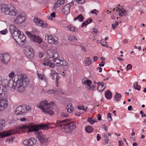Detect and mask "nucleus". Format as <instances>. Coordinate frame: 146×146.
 I'll list each match as a JSON object with an SVG mask.
<instances>
[{
    "mask_svg": "<svg viewBox=\"0 0 146 146\" xmlns=\"http://www.w3.org/2000/svg\"><path fill=\"white\" fill-rule=\"evenodd\" d=\"M27 78V76L26 74H21L18 76L17 80L16 82L12 79H11L9 81L7 79H5L3 82H7L5 83L6 85L9 84L13 89L17 88V91L21 92L24 91L25 89L28 81Z\"/></svg>",
    "mask_w": 146,
    "mask_h": 146,
    "instance_id": "f257e3e1",
    "label": "nucleus"
},
{
    "mask_svg": "<svg viewBox=\"0 0 146 146\" xmlns=\"http://www.w3.org/2000/svg\"><path fill=\"white\" fill-rule=\"evenodd\" d=\"M52 125H53V123H50L46 124H42L39 125L30 124L29 125H24L21 126H18L17 127L19 133L20 132L25 133L26 132L28 133L30 132H39V130L41 129L44 130H47L49 126Z\"/></svg>",
    "mask_w": 146,
    "mask_h": 146,
    "instance_id": "f03ea898",
    "label": "nucleus"
},
{
    "mask_svg": "<svg viewBox=\"0 0 146 146\" xmlns=\"http://www.w3.org/2000/svg\"><path fill=\"white\" fill-rule=\"evenodd\" d=\"M60 127L62 131L66 132H71L72 130L76 127L75 123L72 122L67 119L61 121H58L56 123V127Z\"/></svg>",
    "mask_w": 146,
    "mask_h": 146,
    "instance_id": "7ed1b4c3",
    "label": "nucleus"
},
{
    "mask_svg": "<svg viewBox=\"0 0 146 146\" xmlns=\"http://www.w3.org/2000/svg\"><path fill=\"white\" fill-rule=\"evenodd\" d=\"M51 104L52 106L46 101H42L38 104L37 106L40 108L43 112L51 115H53L54 113L52 110V106L55 105V103L52 102Z\"/></svg>",
    "mask_w": 146,
    "mask_h": 146,
    "instance_id": "20e7f679",
    "label": "nucleus"
},
{
    "mask_svg": "<svg viewBox=\"0 0 146 146\" xmlns=\"http://www.w3.org/2000/svg\"><path fill=\"white\" fill-rule=\"evenodd\" d=\"M1 11L6 15L12 16H16L17 13L16 9L14 6L7 5L2 6Z\"/></svg>",
    "mask_w": 146,
    "mask_h": 146,
    "instance_id": "39448f33",
    "label": "nucleus"
},
{
    "mask_svg": "<svg viewBox=\"0 0 146 146\" xmlns=\"http://www.w3.org/2000/svg\"><path fill=\"white\" fill-rule=\"evenodd\" d=\"M35 134L42 146L46 145L49 143L48 138L46 136L42 134L40 132H35Z\"/></svg>",
    "mask_w": 146,
    "mask_h": 146,
    "instance_id": "423d86ee",
    "label": "nucleus"
},
{
    "mask_svg": "<svg viewBox=\"0 0 146 146\" xmlns=\"http://www.w3.org/2000/svg\"><path fill=\"white\" fill-rule=\"evenodd\" d=\"M82 84L89 90H93L95 89L96 86L95 82L93 83L90 80L84 79L82 80Z\"/></svg>",
    "mask_w": 146,
    "mask_h": 146,
    "instance_id": "0eeeda50",
    "label": "nucleus"
},
{
    "mask_svg": "<svg viewBox=\"0 0 146 146\" xmlns=\"http://www.w3.org/2000/svg\"><path fill=\"white\" fill-rule=\"evenodd\" d=\"M26 19L25 13H22L18 15L16 18L13 20V22L16 24H21L25 21Z\"/></svg>",
    "mask_w": 146,
    "mask_h": 146,
    "instance_id": "6e6552de",
    "label": "nucleus"
},
{
    "mask_svg": "<svg viewBox=\"0 0 146 146\" xmlns=\"http://www.w3.org/2000/svg\"><path fill=\"white\" fill-rule=\"evenodd\" d=\"M46 53L47 57L49 59H52L53 61L58 57V54L55 49H49L47 51Z\"/></svg>",
    "mask_w": 146,
    "mask_h": 146,
    "instance_id": "1a4fd4ad",
    "label": "nucleus"
},
{
    "mask_svg": "<svg viewBox=\"0 0 146 146\" xmlns=\"http://www.w3.org/2000/svg\"><path fill=\"white\" fill-rule=\"evenodd\" d=\"M18 133H19V132L18 130L17 131V128L16 127L13 129L4 131L0 133V138Z\"/></svg>",
    "mask_w": 146,
    "mask_h": 146,
    "instance_id": "9d476101",
    "label": "nucleus"
},
{
    "mask_svg": "<svg viewBox=\"0 0 146 146\" xmlns=\"http://www.w3.org/2000/svg\"><path fill=\"white\" fill-rule=\"evenodd\" d=\"M45 39L47 40V42L49 44H56L58 43V38L56 36H53L47 34L45 35Z\"/></svg>",
    "mask_w": 146,
    "mask_h": 146,
    "instance_id": "9b49d317",
    "label": "nucleus"
},
{
    "mask_svg": "<svg viewBox=\"0 0 146 146\" xmlns=\"http://www.w3.org/2000/svg\"><path fill=\"white\" fill-rule=\"evenodd\" d=\"M8 104L7 99L5 97L0 99V111H2L7 107Z\"/></svg>",
    "mask_w": 146,
    "mask_h": 146,
    "instance_id": "f8f14e48",
    "label": "nucleus"
},
{
    "mask_svg": "<svg viewBox=\"0 0 146 146\" xmlns=\"http://www.w3.org/2000/svg\"><path fill=\"white\" fill-rule=\"evenodd\" d=\"M11 58L10 56L8 54L0 55V59L2 62L7 64Z\"/></svg>",
    "mask_w": 146,
    "mask_h": 146,
    "instance_id": "ddd939ff",
    "label": "nucleus"
},
{
    "mask_svg": "<svg viewBox=\"0 0 146 146\" xmlns=\"http://www.w3.org/2000/svg\"><path fill=\"white\" fill-rule=\"evenodd\" d=\"M26 56L31 59L34 56V52L33 49L30 47L27 48L25 52Z\"/></svg>",
    "mask_w": 146,
    "mask_h": 146,
    "instance_id": "4468645a",
    "label": "nucleus"
},
{
    "mask_svg": "<svg viewBox=\"0 0 146 146\" xmlns=\"http://www.w3.org/2000/svg\"><path fill=\"white\" fill-rule=\"evenodd\" d=\"M31 40L34 42L38 44L41 43L43 41L42 39L39 36L35 35L31 36Z\"/></svg>",
    "mask_w": 146,
    "mask_h": 146,
    "instance_id": "2eb2a0df",
    "label": "nucleus"
},
{
    "mask_svg": "<svg viewBox=\"0 0 146 146\" xmlns=\"http://www.w3.org/2000/svg\"><path fill=\"white\" fill-rule=\"evenodd\" d=\"M72 5V3L67 4L65 5L62 9L63 13L65 15H67L70 13V9L71 6Z\"/></svg>",
    "mask_w": 146,
    "mask_h": 146,
    "instance_id": "dca6fc26",
    "label": "nucleus"
},
{
    "mask_svg": "<svg viewBox=\"0 0 146 146\" xmlns=\"http://www.w3.org/2000/svg\"><path fill=\"white\" fill-rule=\"evenodd\" d=\"M115 10L116 12L119 13V15L121 16H122L123 15H125L127 14V12L123 9H120L119 8H116V9L114 8L113 9V11H114Z\"/></svg>",
    "mask_w": 146,
    "mask_h": 146,
    "instance_id": "f3484780",
    "label": "nucleus"
},
{
    "mask_svg": "<svg viewBox=\"0 0 146 146\" xmlns=\"http://www.w3.org/2000/svg\"><path fill=\"white\" fill-rule=\"evenodd\" d=\"M23 106H21L17 107L15 111V113L17 115L25 113Z\"/></svg>",
    "mask_w": 146,
    "mask_h": 146,
    "instance_id": "a211bd4d",
    "label": "nucleus"
},
{
    "mask_svg": "<svg viewBox=\"0 0 146 146\" xmlns=\"http://www.w3.org/2000/svg\"><path fill=\"white\" fill-rule=\"evenodd\" d=\"M66 2V0H58L54 3V9H56L60 6Z\"/></svg>",
    "mask_w": 146,
    "mask_h": 146,
    "instance_id": "6ab92c4d",
    "label": "nucleus"
},
{
    "mask_svg": "<svg viewBox=\"0 0 146 146\" xmlns=\"http://www.w3.org/2000/svg\"><path fill=\"white\" fill-rule=\"evenodd\" d=\"M59 61V62H57L56 64H59V65L61 66H66L67 64V62H66V61L62 60L60 58H58V57L56 59H55V60H54V61Z\"/></svg>",
    "mask_w": 146,
    "mask_h": 146,
    "instance_id": "aec40b11",
    "label": "nucleus"
},
{
    "mask_svg": "<svg viewBox=\"0 0 146 146\" xmlns=\"http://www.w3.org/2000/svg\"><path fill=\"white\" fill-rule=\"evenodd\" d=\"M52 60H50L48 59H46L43 61L44 65H48L51 68H54L55 67V64L51 62Z\"/></svg>",
    "mask_w": 146,
    "mask_h": 146,
    "instance_id": "412c9836",
    "label": "nucleus"
},
{
    "mask_svg": "<svg viewBox=\"0 0 146 146\" xmlns=\"http://www.w3.org/2000/svg\"><path fill=\"white\" fill-rule=\"evenodd\" d=\"M97 90L99 92L102 91L105 88V85L104 84L101 82L97 83Z\"/></svg>",
    "mask_w": 146,
    "mask_h": 146,
    "instance_id": "4be33fe9",
    "label": "nucleus"
},
{
    "mask_svg": "<svg viewBox=\"0 0 146 146\" xmlns=\"http://www.w3.org/2000/svg\"><path fill=\"white\" fill-rule=\"evenodd\" d=\"M19 38L20 40L19 39H17V40L16 41V42L17 43L19 42L22 43L24 42L26 39L25 36L23 33H21H21L19 34Z\"/></svg>",
    "mask_w": 146,
    "mask_h": 146,
    "instance_id": "5701e85b",
    "label": "nucleus"
},
{
    "mask_svg": "<svg viewBox=\"0 0 146 146\" xmlns=\"http://www.w3.org/2000/svg\"><path fill=\"white\" fill-rule=\"evenodd\" d=\"M57 73L54 70H52L50 74V77L51 78H53L52 75H54L56 76V80H55V84L56 86L57 87H58V80L59 78V77L57 76Z\"/></svg>",
    "mask_w": 146,
    "mask_h": 146,
    "instance_id": "b1692460",
    "label": "nucleus"
},
{
    "mask_svg": "<svg viewBox=\"0 0 146 146\" xmlns=\"http://www.w3.org/2000/svg\"><path fill=\"white\" fill-rule=\"evenodd\" d=\"M21 33V31L18 29L17 30V31L15 32L14 33L11 34L12 36L15 40L16 41L17 40V39H19V34Z\"/></svg>",
    "mask_w": 146,
    "mask_h": 146,
    "instance_id": "393cba45",
    "label": "nucleus"
},
{
    "mask_svg": "<svg viewBox=\"0 0 146 146\" xmlns=\"http://www.w3.org/2000/svg\"><path fill=\"white\" fill-rule=\"evenodd\" d=\"M66 28L70 31L72 32H77L78 29L71 25H70L66 26Z\"/></svg>",
    "mask_w": 146,
    "mask_h": 146,
    "instance_id": "a878e982",
    "label": "nucleus"
},
{
    "mask_svg": "<svg viewBox=\"0 0 146 146\" xmlns=\"http://www.w3.org/2000/svg\"><path fill=\"white\" fill-rule=\"evenodd\" d=\"M37 25L42 27H46L47 25L45 21L41 19H39L38 21Z\"/></svg>",
    "mask_w": 146,
    "mask_h": 146,
    "instance_id": "bb28decb",
    "label": "nucleus"
},
{
    "mask_svg": "<svg viewBox=\"0 0 146 146\" xmlns=\"http://www.w3.org/2000/svg\"><path fill=\"white\" fill-rule=\"evenodd\" d=\"M84 63L86 66H89L91 63V61L90 57H86L84 61Z\"/></svg>",
    "mask_w": 146,
    "mask_h": 146,
    "instance_id": "cd10ccee",
    "label": "nucleus"
},
{
    "mask_svg": "<svg viewBox=\"0 0 146 146\" xmlns=\"http://www.w3.org/2000/svg\"><path fill=\"white\" fill-rule=\"evenodd\" d=\"M29 146H33L36 143V140L35 138L32 137L29 139Z\"/></svg>",
    "mask_w": 146,
    "mask_h": 146,
    "instance_id": "c85d7f7f",
    "label": "nucleus"
},
{
    "mask_svg": "<svg viewBox=\"0 0 146 146\" xmlns=\"http://www.w3.org/2000/svg\"><path fill=\"white\" fill-rule=\"evenodd\" d=\"M15 25L13 24L10 25L9 30L11 34L14 33L15 32L17 31V30Z\"/></svg>",
    "mask_w": 146,
    "mask_h": 146,
    "instance_id": "c756f323",
    "label": "nucleus"
},
{
    "mask_svg": "<svg viewBox=\"0 0 146 146\" xmlns=\"http://www.w3.org/2000/svg\"><path fill=\"white\" fill-rule=\"evenodd\" d=\"M66 108L68 112L69 113L72 112L74 110L71 103L68 104L66 106Z\"/></svg>",
    "mask_w": 146,
    "mask_h": 146,
    "instance_id": "7c9ffc66",
    "label": "nucleus"
},
{
    "mask_svg": "<svg viewBox=\"0 0 146 146\" xmlns=\"http://www.w3.org/2000/svg\"><path fill=\"white\" fill-rule=\"evenodd\" d=\"M105 97L108 100L111 99L112 96V94L109 90H108L105 93Z\"/></svg>",
    "mask_w": 146,
    "mask_h": 146,
    "instance_id": "2f4dec72",
    "label": "nucleus"
},
{
    "mask_svg": "<svg viewBox=\"0 0 146 146\" xmlns=\"http://www.w3.org/2000/svg\"><path fill=\"white\" fill-rule=\"evenodd\" d=\"M85 131L88 133H91L93 130V129L92 127L90 126H86L85 127Z\"/></svg>",
    "mask_w": 146,
    "mask_h": 146,
    "instance_id": "473e14b6",
    "label": "nucleus"
},
{
    "mask_svg": "<svg viewBox=\"0 0 146 146\" xmlns=\"http://www.w3.org/2000/svg\"><path fill=\"white\" fill-rule=\"evenodd\" d=\"M5 125V121L4 120L1 119L0 120V131L3 130Z\"/></svg>",
    "mask_w": 146,
    "mask_h": 146,
    "instance_id": "72a5a7b5",
    "label": "nucleus"
},
{
    "mask_svg": "<svg viewBox=\"0 0 146 146\" xmlns=\"http://www.w3.org/2000/svg\"><path fill=\"white\" fill-rule=\"evenodd\" d=\"M121 98V95L120 94L116 93L114 96V99L115 101H119Z\"/></svg>",
    "mask_w": 146,
    "mask_h": 146,
    "instance_id": "f704fd0d",
    "label": "nucleus"
},
{
    "mask_svg": "<svg viewBox=\"0 0 146 146\" xmlns=\"http://www.w3.org/2000/svg\"><path fill=\"white\" fill-rule=\"evenodd\" d=\"M84 19V17L82 16V15L80 14L76 17H75L74 19V21H75L78 20L79 21L82 22L83 21Z\"/></svg>",
    "mask_w": 146,
    "mask_h": 146,
    "instance_id": "c9c22d12",
    "label": "nucleus"
},
{
    "mask_svg": "<svg viewBox=\"0 0 146 146\" xmlns=\"http://www.w3.org/2000/svg\"><path fill=\"white\" fill-rule=\"evenodd\" d=\"M68 39L70 41H73L74 40H77V38L76 37V36L73 35H71L68 36Z\"/></svg>",
    "mask_w": 146,
    "mask_h": 146,
    "instance_id": "e433bc0d",
    "label": "nucleus"
},
{
    "mask_svg": "<svg viewBox=\"0 0 146 146\" xmlns=\"http://www.w3.org/2000/svg\"><path fill=\"white\" fill-rule=\"evenodd\" d=\"M87 121L89 122L91 124H93L94 123L97 122V120L93 119L91 118H90L88 119Z\"/></svg>",
    "mask_w": 146,
    "mask_h": 146,
    "instance_id": "4c0bfd02",
    "label": "nucleus"
},
{
    "mask_svg": "<svg viewBox=\"0 0 146 146\" xmlns=\"http://www.w3.org/2000/svg\"><path fill=\"white\" fill-rule=\"evenodd\" d=\"M133 86L134 88L135 89L138 90H139L140 89V86L138 85L137 82H135L133 84Z\"/></svg>",
    "mask_w": 146,
    "mask_h": 146,
    "instance_id": "58836bf2",
    "label": "nucleus"
},
{
    "mask_svg": "<svg viewBox=\"0 0 146 146\" xmlns=\"http://www.w3.org/2000/svg\"><path fill=\"white\" fill-rule=\"evenodd\" d=\"M24 109L25 111V113L27 112V111H29L31 110V108L29 106L27 105H23V106Z\"/></svg>",
    "mask_w": 146,
    "mask_h": 146,
    "instance_id": "ea45409f",
    "label": "nucleus"
},
{
    "mask_svg": "<svg viewBox=\"0 0 146 146\" xmlns=\"http://www.w3.org/2000/svg\"><path fill=\"white\" fill-rule=\"evenodd\" d=\"M37 75L38 77L41 80H43L46 82V78L44 76L40 74H39V73H37Z\"/></svg>",
    "mask_w": 146,
    "mask_h": 146,
    "instance_id": "a19ab883",
    "label": "nucleus"
},
{
    "mask_svg": "<svg viewBox=\"0 0 146 146\" xmlns=\"http://www.w3.org/2000/svg\"><path fill=\"white\" fill-rule=\"evenodd\" d=\"M55 17V13L54 12H53L51 14L50 16H48V18L50 20H53V18H54Z\"/></svg>",
    "mask_w": 146,
    "mask_h": 146,
    "instance_id": "79ce46f5",
    "label": "nucleus"
},
{
    "mask_svg": "<svg viewBox=\"0 0 146 146\" xmlns=\"http://www.w3.org/2000/svg\"><path fill=\"white\" fill-rule=\"evenodd\" d=\"M68 116V113L65 112L63 111L61 113V117H66Z\"/></svg>",
    "mask_w": 146,
    "mask_h": 146,
    "instance_id": "37998d69",
    "label": "nucleus"
},
{
    "mask_svg": "<svg viewBox=\"0 0 146 146\" xmlns=\"http://www.w3.org/2000/svg\"><path fill=\"white\" fill-rule=\"evenodd\" d=\"M90 13L92 14H95L96 15H97L99 13V11L98 10H96V9H94L92 10L91 11Z\"/></svg>",
    "mask_w": 146,
    "mask_h": 146,
    "instance_id": "c03bdc74",
    "label": "nucleus"
},
{
    "mask_svg": "<svg viewBox=\"0 0 146 146\" xmlns=\"http://www.w3.org/2000/svg\"><path fill=\"white\" fill-rule=\"evenodd\" d=\"M107 117L108 120L110 122L112 121V119L111 117V114L110 113H108L107 114Z\"/></svg>",
    "mask_w": 146,
    "mask_h": 146,
    "instance_id": "a18cd8bd",
    "label": "nucleus"
},
{
    "mask_svg": "<svg viewBox=\"0 0 146 146\" xmlns=\"http://www.w3.org/2000/svg\"><path fill=\"white\" fill-rule=\"evenodd\" d=\"M56 90L54 89H50L48 90V93L50 94H53L56 92Z\"/></svg>",
    "mask_w": 146,
    "mask_h": 146,
    "instance_id": "49530a36",
    "label": "nucleus"
},
{
    "mask_svg": "<svg viewBox=\"0 0 146 146\" xmlns=\"http://www.w3.org/2000/svg\"><path fill=\"white\" fill-rule=\"evenodd\" d=\"M8 32L7 29H5V30L0 31V34L2 35H4L7 33Z\"/></svg>",
    "mask_w": 146,
    "mask_h": 146,
    "instance_id": "de8ad7c7",
    "label": "nucleus"
},
{
    "mask_svg": "<svg viewBox=\"0 0 146 146\" xmlns=\"http://www.w3.org/2000/svg\"><path fill=\"white\" fill-rule=\"evenodd\" d=\"M15 75V73L13 71L11 72L9 75V78H12Z\"/></svg>",
    "mask_w": 146,
    "mask_h": 146,
    "instance_id": "09e8293b",
    "label": "nucleus"
},
{
    "mask_svg": "<svg viewBox=\"0 0 146 146\" xmlns=\"http://www.w3.org/2000/svg\"><path fill=\"white\" fill-rule=\"evenodd\" d=\"M77 108L78 109L81 110H84L85 111H86V108H86V109L84 108V106H78L77 107Z\"/></svg>",
    "mask_w": 146,
    "mask_h": 146,
    "instance_id": "8fccbe9b",
    "label": "nucleus"
},
{
    "mask_svg": "<svg viewBox=\"0 0 146 146\" xmlns=\"http://www.w3.org/2000/svg\"><path fill=\"white\" fill-rule=\"evenodd\" d=\"M118 24V23L117 21H115L114 24H112V25L113 29H115V27L117 26Z\"/></svg>",
    "mask_w": 146,
    "mask_h": 146,
    "instance_id": "3c124183",
    "label": "nucleus"
},
{
    "mask_svg": "<svg viewBox=\"0 0 146 146\" xmlns=\"http://www.w3.org/2000/svg\"><path fill=\"white\" fill-rule=\"evenodd\" d=\"M23 144L29 146V140H25L23 141Z\"/></svg>",
    "mask_w": 146,
    "mask_h": 146,
    "instance_id": "603ef678",
    "label": "nucleus"
},
{
    "mask_svg": "<svg viewBox=\"0 0 146 146\" xmlns=\"http://www.w3.org/2000/svg\"><path fill=\"white\" fill-rule=\"evenodd\" d=\"M107 42L106 41L105 42V43H104L102 42V40H101L100 41V43L102 44V45L103 46H104V47H107L108 46V44H107Z\"/></svg>",
    "mask_w": 146,
    "mask_h": 146,
    "instance_id": "864d4df0",
    "label": "nucleus"
},
{
    "mask_svg": "<svg viewBox=\"0 0 146 146\" xmlns=\"http://www.w3.org/2000/svg\"><path fill=\"white\" fill-rule=\"evenodd\" d=\"M13 137H12L10 139H7L6 140V142H8L9 143H11L13 142Z\"/></svg>",
    "mask_w": 146,
    "mask_h": 146,
    "instance_id": "5fc2aeb1",
    "label": "nucleus"
},
{
    "mask_svg": "<svg viewBox=\"0 0 146 146\" xmlns=\"http://www.w3.org/2000/svg\"><path fill=\"white\" fill-rule=\"evenodd\" d=\"M104 137L105 141L107 143H108V141H109V140L107 136L106 135H105Z\"/></svg>",
    "mask_w": 146,
    "mask_h": 146,
    "instance_id": "6e6d98bb",
    "label": "nucleus"
},
{
    "mask_svg": "<svg viewBox=\"0 0 146 146\" xmlns=\"http://www.w3.org/2000/svg\"><path fill=\"white\" fill-rule=\"evenodd\" d=\"M39 19L37 17H35L33 19V21L36 25L37 24V23H38V22Z\"/></svg>",
    "mask_w": 146,
    "mask_h": 146,
    "instance_id": "4d7b16f0",
    "label": "nucleus"
},
{
    "mask_svg": "<svg viewBox=\"0 0 146 146\" xmlns=\"http://www.w3.org/2000/svg\"><path fill=\"white\" fill-rule=\"evenodd\" d=\"M132 68V66L131 64H128L127 66V71H128V70L131 69Z\"/></svg>",
    "mask_w": 146,
    "mask_h": 146,
    "instance_id": "13d9d810",
    "label": "nucleus"
},
{
    "mask_svg": "<svg viewBox=\"0 0 146 146\" xmlns=\"http://www.w3.org/2000/svg\"><path fill=\"white\" fill-rule=\"evenodd\" d=\"M98 31L97 29L96 28H94L93 29V33L94 34H96L98 33Z\"/></svg>",
    "mask_w": 146,
    "mask_h": 146,
    "instance_id": "bf43d9fd",
    "label": "nucleus"
},
{
    "mask_svg": "<svg viewBox=\"0 0 146 146\" xmlns=\"http://www.w3.org/2000/svg\"><path fill=\"white\" fill-rule=\"evenodd\" d=\"M88 24V22H86V21L85 22H84L81 25V27L82 28H83L84 26H85L86 25Z\"/></svg>",
    "mask_w": 146,
    "mask_h": 146,
    "instance_id": "052dcab7",
    "label": "nucleus"
},
{
    "mask_svg": "<svg viewBox=\"0 0 146 146\" xmlns=\"http://www.w3.org/2000/svg\"><path fill=\"white\" fill-rule=\"evenodd\" d=\"M76 1L79 3H82L85 1V0H76Z\"/></svg>",
    "mask_w": 146,
    "mask_h": 146,
    "instance_id": "680f3d73",
    "label": "nucleus"
},
{
    "mask_svg": "<svg viewBox=\"0 0 146 146\" xmlns=\"http://www.w3.org/2000/svg\"><path fill=\"white\" fill-rule=\"evenodd\" d=\"M26 34L27 35H28L29 36H30V38L31 39V36H32V35H34L32 34L30 32H26Z\"/></svg>",
    "mask_w": 146,
    "mask_h": 146,
    "instance_id": "e2e57ef3",
    "label": "nucleus"
},
{
    "mask_svg": "<svg viewBox=\"0 0 146 146\" xmlns=\"http://www.w3.org/2000/svg\"><path fill=\"white\" fill-rule=\"evenodd\" d=\"M26 120L27 119L25 117H23L20 119V121L21 122H24L26 121Z\"/></svg>",
    "mask_w": 146,
    "mask_h": 146,
    "instance_id": "0e129e2a",
    "label": "nucleus"
},
{
    "mask_svg": "<svg viewBox=\"0 0 146 146\" xmlns=\"http://www.w3.org/2000/svg\"><path fill=\"white\" fill-rule=\"evenodd\" d=\"M102 127L103 128H104L105 130L106 131H107V130L108 129V128L106 126V125L105 124H103L102 125Z\"/></svg>",
    "mask_w": 146,
    "mask_h": 146,
    "instance_id": "69168bd1",
    "label": "nucleus"
},
{
    "mask_svg": "<svg viewBox=\"0 0 146 146\" xmlns=\"http://www.w3.org/2000/svg\"><path fill=\"white\" fill-rule=\"evenodd\" d=\"M140 113L141 114H142L141 116L142 117H145L146 116V115L145 114H143V111H140Z\"/></svg>",
    "mask_w": 146,
    "mask_h": 146,
    "instance_id": "338daca9",
    "label": "nucleus"
},
{
    "mask_svg": "<svg viewBox=\"0 0 146 146\" xmlns=\"http://www.w3.org/2000/svg\"><path fill=\"white\" fill-rule=\"evenodd\" d=\"M123 142L122 141H119V146H122L123 144Z\"/></svg>",
    "mask_w": 146,
    "mask_h": 146,
    "instance_id": "774afa93",
    "label": "nucleus"
}]
</instances>
